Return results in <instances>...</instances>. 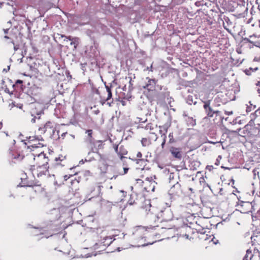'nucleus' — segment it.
Here are the masks:
<instances>
[{
  "instance_id": "4d7b16f0",
  "label": "nucleus",
  "mask_w": 260,
  "mask_h": 260,
  "mask_svg": "<svg viewBox=\"0 0 260 260\" xmlns=\"http://www.w3.org/2000/svg\"><path fill=\"white\" fill-rule=\"evenodd\" d=\"M255 85L257 86H258L259 88H260V81L257 82L256 83H255Z\"/></svg>"
},
{
  "instance_id": "a19ab883",
  "label": "nucleus",
  "mask_w": 260,
  "mask_h": 260,
  "mask_svg": "<svg viewBox=\"0 0 260 260\" xmlns=\"http://www.w3.org/2000/svg\"><path fill=\"white\" fill-rule=\"evenodd\" d=\"M225 114L226 115H232L233 114V111H225Z\"/></svg>"
},
{
  "instance_id": "aec40b11",
  "label": "nucleus",
  "mask_w": 260,
  "mask_h": 260,
  "mask_svg": "<svg viewBox=\"0 0 260 260\" xmlns=\"http://www.w3.org/2000/svg\"><path fill=\"white\" fill-rule=\"evenodd\" d=\"M25 25L27 27L28 31H30L32 25L31 22L29 20L26 19L25 21Z\"/></svg>"
},
{
  "instance_id": "de8ad7c7",
  "label": "nucleus",
  "mask_w": 260,
  "mask_h": 260,
  "mask_svg": "<svg viewBox=\"0 0 260 260\" xmlns=\"http://www.w3.org/2000/svg\"><path fill=\"white\" fill-rule=\"evenodd\" d=\"M249 69L250 70H251V72H253V71H255L257 70H258V68L256 67V68H255L254 69H253L252 68H250Z\"/></svg>"
},
{
  "instance_id": "20e7f679",
  "label": "nucleus",
  "mask_w": 260,
  "mask_h": 260,
  "mask_svg": "<svg viewBox=\"0 0 260 260\" xmlns=\"http://www.w3.org/2000/svg\"><path fill=\"white\" fill-rule=\"evenodd\" d=\"M146 79L148 80V81L145 85L143 86V88L147 89L149 91L161 89V87L156 85V80L155 79H150L149 77H147Z\"/></svg>"
},
{
  "instance_id": "3c124183",
  "label": "nucleus",
  "mask_w": 260,
  "mask_h": 260,
  "mask_svg": "<svg viewBox=\"0 0 260 260\" xmlns=\"http://www.w3.org/2000/svg\"><path fill=\"white\" fill-rule=\"evenodd\" d=\"M145 121H146V120H145V121H143V120H142V118H141V120L139 121L140 123H141V124H140L141 125V126H142V127H144V126L143 125V124H142V123H145Z\"/></svg>"
},
{
  "instance_id": "b1692460",
  "label": "nucleus",
  "mask_w": 260,
  "mask_h": 260,
  "mask_svg": "<svg viewBox=\"0 0 260 260\" xmlns=\"http://www.w3.org/2000/svg\"><path fill=\"white\" fill-rule=\"evenodd\" d=\"M2 6H4V7H11V8H12V9L13 10L14 8H13V5H11L9 3H6V2H0V8H2Z\"/></svg>"
},
{
  "instance_id": "393cba45",
  "label": "nucleus",
  "mask_w": 260,
  "mask_h": 260,
  "mask_svg": "<svg viewBox=\"0 0 260 260\" xmlns=\"http://www.w3.org/2000/svg\"><path fill=\"white\" fill-rule=\"evenodd\" d=\"M143 127L145 128L146 130H152L153 129V124L151 123H149L147 124L145 126Z\"/></svg>"
},
{
  "instance_id": "39448f33",
  "label": "nucleus",
  "mask_w": 260,
  "mask_h": 260,
  "mask_svg": "<svg viewBox=\"0 0 260 260\" xmlns=\"http://www.w3.org/2000/svg\"><path fill=\"white\" fill-rule=\"evenodd\" d=\"M203 108L205 109L207 115L209 117H212L214 114V110L210 106L211 101H203Z\"/></svg>"
},
{
  "instance_id": "2f4dec72",
  "label": "nucleus",
  "mask_w": 260,
  "mask_h": 260,
  "mask_svg": "<svg viewBox=\"0 0 260 260\" xmlns=\"http://www.w3.org/2000/svg\"><path fill=\"white\" fill-rule=\"evenodd\" d=\"M221 159V156L220 155H219L218 156V158L216 160V162L215 163V165H216V166H218L219 164V160Z\"/></svg>"
},
{
  "instance_id": "6e6552de",
  "label": "nucleus",
  "mask_w": 260,
  "mask_h": 260,
  "mask_svg": "<svg viewBox=\"0 0 260 260\" xmlns=\"http://www.w3.org/2000/svg\"><path fill=\"white\" fill-rule=\"evenodd\" d=\"M58 36H60V38H66V39H69V41H71L70 45H74V48L75 49L77 48V46L79 44V38L75 37L73 38L71 36H68L67 37L63 35H59Z\"/></svg>"
},
{
  "instance_id": "6e6d98bb",
  "label": "nucleus",
  "mask_w": 260,
  "mask_h": 260,
  "mask_svg": "<svg viewBox=\"0 0 260 260\" xmlns=\"http://www.w3.org/2000/svg\"><path fill=\"white\" fill-rule=\"evenodd\" d=\"M88 23V21L87 22H78V23L80 25H84L85 24H86Z\"/></svg>"
},
{
  "instance_id": "49530a36",
  "label": "nucleus",
  "mask_w": 260,
  "mask_h": 260,
  "mask_svg": "<svg viewBox=\"0 0 260 260\" xmlns=\"http://www.w3.org/2000/svg\"><path fill=\"white\" fill-rule=\"evenodd\" d=\"M128 168H123V171H124L123 174H126L127 171H128Z\"/></svg>"
},
{
  "instance_id": "dca6fc26",
  "label": "nucleus",
  "mask_w": 260,
  "mask_h": 260,
  "mask_svg": "<svg viewBox=\"0 0 260 260\" xmlns=\"http://www.w3.org/2000/svg\"><path fill=\"white\" fill-rule=\"evenodd\" d=\"M252 256L253 255L251 253V251L249 249H248L246 251V253L244 256L243 260H251Z\"/></svg>"
},
{
  "instance_id": "79ce46f5",
  "label": "nucleus",
  "mask_w": 260,
  "mask_h": 260,
  "mask_svg": "<svg viewBox=\"0 0 260 260\" xmlns=\"http://www.w3.org/2000/svg\"><path fill=\"white\" fill-rule=\"evenodd\" d=\"M19 186H21V187H22V186H29L28 185L25 184V183H22V184L21 183H20L19 185H18Z\"/></svg>"
},
{
  "instance_id": "774afa93",
  "label": "nucleus",
  "mask_w": 260,
  "mask_h": 260,
  "mask_svg": "<svg viewBox=\"0 0 260 260\" xmlns=\"http://www.w3.org/2000/svg\"><path fill=\"white\" fill-rule=\"evenodd\" d=\"M183 116L184 117H187V114H186V113H185V112H184V113H183Z\"/></svg>"
},
{
  "instance_id": "4468645a",
  "label": "nucleus",
  "mask_w": 260,
  "mask_h": 260,
  "mask_svg": "<svg viewBox=\"0 0 260 260\" xmlns=\"http://www.w3.org/2000/svg\"><path fill=\"white\" fill-rule=\"evenodd\" d=\"M250 38H244L243 39V40L245 41V42L249 43L252 44L253 45L257 46V42L254 41L252 39L251 40L250 39H252L253 38H255V36H250Z\"/></svg>"
},
{
  "instance_id": "cd10ccee",
  "label": "nucleus",
  "mask_w": 260,
  "mask_h": 260,
  "mask_svg": "<svg viewBox=\"0 0 260 260\" xmlns=\"http://www.w3.org/2000/svg\"><path fill=\"white\" fill-rule=\"evenodd\" d=\"M166 139H167V136H165V137L163 138V141L161 144V147L162 149L164 148L165 145L166 144Z\"/></svg>"
},
{
  "instance_id": "69168bd1",
  "label": "nucleus",
  "mask_w": 260,
  "mask_h": 260,
  "mask_svg": "<svg viewBox=\"0 0 260 260\" xmlns=\"http://www.w3.org/2000/svg\"><path fill=\"white\" fill-rule=\"evenodd\" d=\"M5 34H7L9 30V29H4Z\"/></svg>"
},
{
  "instance_id": "a211bd4d",
  "label": "nucleus",
  "mask_w": 260,
  "mask_h": 260,
  "mask_svg": "<svg viewBox=\"0 0 260 260\" xmlns=\"http://www.w3.org/2000/svg\"><path fill=\"white\" fill-rule=\"evenodd\" d=\"M156 184L157 183L155 181H153L152 182L150 183L149 187H146V189H148V191H149L150 190H151L152 191H154L155 184Z\"/></svg>"
},
{
  "instance_id": "9b49d317",
  "label": "nucleus",
  "mask_w": 260,
  "mask_h": 260,
  "mask_svg": "<svg viewBox=\"0 0 260 260\" xmlns=\"http://www.w3.org/2000/svg\"><path fill=\"white\" fill-rule=\"evenodd\" d=\"M52 127V123L50 121H48L43 127H40L39 131H40L42 134H44L49 129H51Z\"/></svg>"
},
{
  "instance_id": "e433bc0d",
  "label": "nucleus",
  "mask_w": 260,
  "mask_h": 260,
  "mask_svg": "<svg viewBox=\"0 0 260 260\" xmlns=\"http://www.w3.org/2000/svg\"><path fill=\"white\" fill-rule=\"evenodd\" d=\"M129 83V90H132L133 89V88L132 87L133 84L132 83V79H130Z\"/></svg>"
},
{
  "instance_id": "052dcab7",
  "label": "nucleus",
  "mask_w": 260,
  "mask_h": 260,
  "mask_svg": "<svg viewBox=\"0 0 260 260\" xmlns=\"http://www.w3.org/2000/svg\"><path fill=\"white\" fill-rule=\"evenodd\" d=\"M257 92L258 94V96L260 97V88H258L257 89Z\"/></svg>"
},
{
  "instance_id": "603ef678",
  "label": "nucleus",
  "mask_w": 260,
  "mask_h": 260,
  "mask_svg": "<svg viewBox=\"0 0 260 260\" xmlns=\"http://www.w3.org/2000/svg\"><path fill=\"white\" fill-rule=\"evenodd\" d=\"M70 176H68V175H66L63 176V178H64V180L65 181L67 180L69 178H70Z\"/></svg>"
},
{
  "instance_id": "2eb2a0df",
  "label": "nucleus",
  "mask_w": 260,
  "mask_h": 260,
  "mask_svg": "<svg viewBox=\"0 0 260 260\" xmlns=\"http://www.w3.org/2000/svg\"><path fill=\"white\" fill-rule=\"evenodd\" d=\"M141 143L143 146H148L151 144V140L150 139L143 138L141 140Z\"/></svg>"
},
{
  "instance_id": "864d4df0",
  "label": "nucleus",
  "mask_w": 260,
  "mask_h": 260,
  "mask_svg": "<svg viewBox=\"0 0 260 260\" xmlns=\"http://www.w3.org/2000/svg\"><path fill=\"white\" fill-rule=\"evenodd\" d=\"M37 117L36 116H34L31 120V121L32 122V123H35V121H36V118H37Z\"/></svg>"
},
{
  "instance_id": "0e129e2a",
  "label": "nucleus",
  "mask_w": 260,
  "mask_h": 260,
  "mask_svg": "<svg viewBox=\"0 0 260 260\" xmlns=\"http://www.w3.org/2000/svg\"><path fill=\"white\" fill-rule=\"evenodd\" d=\"M67 134V133H62V134H61V136L62 137H63V138L64 137H65V136H66V135Z\"/></svg>"
},
{
  "instance_id": "bf43d9fd",
  "label": "nucleus",
  "mask_w": 260,
  "mask_h": 260,
  "mask_svg": "<svg viewBox=\"0 0 260 260\" xmlns=\"http://www.w3.org/2000/svg\"><path fill=\"white\" fill-rule=\"evenodd\" d=\"M108 101V100H106V99H105V100H103V101H101V103H102V105H104V104L106 103V101Z\"/></svg>"
},
{
  "instance_id": "1a4fd4ad",
  "label": "nucleus",
  "mask_w": 260,
  "mask_h": 260,
  "mask_svg": "<svg viewBox=\"0 0 260 260\" xmlns=\"http://www.w3.org/2000/svg\"><path fill=\"white\" fill-rule=\"evenodd\" d=\"M170 191L172 194L178 195L181 192L180 184L177 182L171 188Z\"/></svg>"
},
{
  "instance_id": "423d86ee",
  "label": "nucleus",
  "mask_w": 260,
  "mask_h": 260,
  "mask_svg": "<svg viewBox=\"0 0 260 260\" xmlns=\"http://www.w3.org/2000/svg\"><path fill=\"white\" fill-rule=\"evenodd\" d=\"M49 168V166H48V162L46 161V164H44L41 166H38L37 167L38 173V176L41 177L43 175H45V172L48 171V169Z\"/></svg>"
},
{
  "instance_id": "f03ea898",
  "label": "nucleus",
  "mask_w": 260,
  "mask_h": 260,
  "mask_svg": "<svg viewBox=\"0 0 260 260\" xmlns=\"http://www.w3.org/2000/svg\"><path fill=\"white\" fill-rule=\"evenodd\" d=\"M259 132V129L256 126L251 125L250 121L248 124H246L244 127L242 134H241L240 136L244 135L252 138L258 135Z\"/></svg>"
},
{
  "instance_id": "a18cd8bd",
  "label": "nucleus",
  "mask_w": 260,
  "mask_h": 260,
  "mask_svg": "<svg viewBox=\"0 0 260 260\" xmlns=\"http://www.w3.org/2000/svg\"><path fill=\"white\" fill-rule=\"evenodd\" d=\"M251 111V107L250 106H247L246 109V112H248Z\"/></svg>"
},
{
  "instance_id": "bb28decb",
  "label": "nucleus",
  "mask_w": 260,
  "mask_h": 260,
  "mask_svg": "<svg viewBox=\"0 0 260 260\" xmlns=\"http://www.w3.org/2000/svg\"><path fill=\"white\" fill-rule=\"evenodd\" d=\"M233 124H236L237 123L239 124H241V120H239V118L237 117L235 119L233 120Z\"/></svg>"
},
{
  "instance_id": "c9c22d12",
  "label": "nucleus",
  "mask_w": 260,
  "mask_h": 260,
  "mask_svg": "<svg viewBox=\"0 0 260 260\" xmlns=\"http://www.w3.org/2000/svg\"><path fill=\"white\" fill-rule=\"evenodd\" d=\"M245 73L247 75H250L251 71L249 69L245 70Z\"/></svg>"
},
{
  "instance_id": "7c9ffc66",
  "label": "nucleus",
  "mask_w": 260,
  "mask_h": 260,
  "mask_svg": "<svg viewBox=\"0 0 260 260\" xmlns=\"http://www.w3.org/2000/svg\"><path fill=\"white\" fill-rule=\"evenodd\" d=\"M66 158V156H59L58 157H56L55 159V161H58V160H60V161H62L63 160L64 158Z\"/></svg>"
},
{
  "instance_id": "f704fd0d",
  "label": "nucleus",
  "mask_w": 260,
  "mask_h": 260,
  "mask_svg": "<svg viewBox=\"0 0 260 260\" xmlns=\"http://www.w3.org/2000/svg\"><path fill=\"white\" fill-rule=\"evenodd\" d=\"M38 157H43L44 158H46V154L44 152L40 153L39 154Z\"/></svg>"
},
{
  "instance_id": "58836bf2",
  "label": "nucleus",
  "mask_w": 260,
  "mask_h": 260,
  "mask_svg": "<svg viewBox=\"0 0 260 260\" xmlns=\"http://www.w3.org/2000/svg\"><path fill=\"white\" fill-rule=\"evenodd\" d=\"M241 130V128H239V129H238L236 131H231V133H233V134H237L238 132H240Z\"/></svg>"
},
{
  "instance_id": "4be33fe9",
  "label": "nucleus",
  "mask_w": 260,
  "mask_h": 260,
  "mask_svg": "<svg viewBox=\"0 0 260 260\" xmlns=\"http://www.w3.org/2000/svg\"><path fill=\"white\" fill-rule=\"evenodd\" d=\"M169 138V144H172L176 142V140L174 139L173 137V133H170L168 136Z\"/></svg>"
},
{
  "instance_id": "680f3d73",
  "label": "nucleus",
  "mask_w": 260,
  "mask_h": 260,
  "mask_svg": "<svg viewBox=\"0 0 260 260\" xmlns=\"http://www.w3.org/2000/svg\"><path fill=\"white\" fill-rule=\"evenodd\" d=\"M13 14L15 16H17L18 15V14L17 13V12L16 11H14V10L13 11Z\"/></svg>"
},
{
  "instance_id": "c756f323",
  "label": "nucleus",
  "mask_w": 260,
  "mask_h": 260,
  "mask_svg": "<svg viewBox=\"0 0 260 260\" xmlns=\"http://www.w3.org/2000/svg\"><path fill=\"white\" fill-rule=\"evenodd\" d=\"M255 116L258 117L260 116V108L256 110L254 112Z\"/></svg>"
},
{
  "instance_id": "f257e3e1",
  "label": "nucleus",
  "mask_w": 260,
  "mask_h": 260,
  "mask_svg": "<svg viewBox=\"0 0 260 260\" xmlns=\"http://www.w3.org/2000/svg\"><path fill=\"white\" fill-rule=\"evenodd\" d=\"M85 134H87V136L84 138V142L85 143L86 147L89 150L88 152V155H89L92 152H95L94 147L95 142L100 143L98 145V147L100 148L102 146V141L101 140H98L96 141H95L94 138L92 136V129L86 130Z\"/></svg>"
},
{
  "instance_id": "0eeeda50",
  "label": "nucleus",
  "mask_w": 260,
  "mask_h": 260,
  "mask_svg": "<svg viewBox=\"0 0 260 260\" xmlns=\"http://www.w3.org/2000/svg\"><path fill=\"white\" fill-rule=\"evenodd\" d=\"M170 151L171 154L176 158L181 159L182 158V154L181 149L174 147H171L170 148Z\"/></svg>"
},
{
  "instance_id": "338daca9",
  "label": "nucleus",
  "mask_w": 260,
  "mask_h": 260,
  "mask_svg": "<svg viewBox=\"0 0 260 260\" xmlns=\"http://www.w3.org/2000/svg\"><path fill=\"white\" fill-rule=\"evenodd\" d=\"M35 166H32L31 167V169H31V170H35Z\"/></svg>"
},
{
  "instance_id": "5fc2aeb1",
  "label": "nucleus",
  "mask_w": 260,
  "mask_h": 260,
  "mask_svg": "<svg viewBox=\"0 0 260 260\" xmlns=\"http://www.w3.org/2000/svg\"><path fill=\"white\" fill-rule=\"evenodd\" d=\"M118 155L120 157V158L121 160H123V159L125 158V157L123 156L124 155Z\"/></svg>"
},
{
  "instance_id": "473e14b6",
  "label": "nucleus",
  "mask_w": 260,
  "mask_h": 260,
  "mask_svg": "<svg viewBox=\"0 0 260 260\" xmlns=\"http://www.w3.org/2000/svg\"><path fill=\"white\" fill-rule=\"evenodd\" d=\"M146 160L144 159H137V163L139 164L141 162L142 164L145 163Z\"/></svg>"
},
{
  "instance_id": "e2e57ef3",
  "label": "nucleus",
  "mask_w": 260,
  "mask_h": 260,
  "mask_svg": "<svg viewBox=\"0 0 260 260\" xmlns=\"http://www.w3.org/2000/svg\"><path fill=\"white\" fill-rule=\"evenodd\" d=\"M220 113V111L218 110H214V114H216L217 115Z\"/></svg>"
},
{
  "instance_id": "c03bdc74",
  "label": "nucleus",
  "mask_w": 260,
  "mask_h": 260,
  "mask_svg": "<svg viewBox=\"0 0 260 260\" xmlns=\"http://www.w3.org/2000/svg\"><path fill=\"white\" fill-rule=\"evenodd\" d=\"M137 157H139V158L142 157V154L141 152H138V153L137 154Z\"/></svg>"
},
{
  "instance_id": "9d476101",
  "label": "nucleus",
  "mask_w": 260,
  "mask_h": 260,
  "mask_svg": "<svg viewBox=\"0 0 260 260\" xmlns=\"http://www.w3.org/2000/svg\"><path fill=\"white\" fill-rule=\"evenodd\" d=\"M170 126V124L167 123H166L162 126H159V133L161 135V137L164 138L165 136H166V133Z\"/></svg>"
},
{
  "instance_id": "412c9836",
  "label": "nucleus",
  "mask_w": 260,
  "mask_h": 260,
  "mask_svg": "<svg viewBox=\"0 0 260 260\" xmlns=\"http://www.w3.org/2000/svg\"><path fill=\"white\" fill-rule=\"evenodd\" d=\"M106 88L107 91L108 92V97L106 99V100H109L112 98V96L111 88H110V87L107 86V85H106Z\"/></svg>"
},
{
  "instance_id": "8fccbe9b",
  "label": "nucleus",
  "mask_w": 260,
  "mask_h": 260,
  "mask_svg": "<svg viewBox=\"0 0 260 260\" xmlns=\"http://www.w3.org/2000/svg\"><path fill=\"white\" fill-rule=\"evenodd\" d=\"M239 201V203H238L237 205L239 206V205H240L241 206H243V204L244 203H245L246 202H243V201Z\"/></svg>"
},
{
  "instance_id": "ddd939ff",
  "label": "nucleus",
  "mask_w": 260,
  "mask_h": 260,
  "mask_svg": "<svg viewBox=\"0 0 260 260\" xmlns=\"http://www.w3.org/2000/svg\"><path fill=\"white\" fill-rule=\"evenodd\" d=\"M187 124L190 126H193L196 124V119L192 117H188L186 119Z\"/></svg>"
},
{
  "instance_id": "c85d7f7f",
  "label": "nucleus",
  "mask_w": 260,
  "mask_h": 260,
  "mask_svg": "<svg viewBox=\"0 0 260 260\" xmlns=\"http://www.w3.org/2000/svg\"><path fill=\"white\" fill-rule=\"evenodd\" d=\"M86 33L87 36H88L90 38H92V35L93 34V32L91 30L88 29L86 30Z\"/></svg>"
},
{
  "instance_id": "7ed1b4c3",
  "label": "nucleus",
  "mask_w": 260,
  "mask_h": 260,
  "mask_svg": "<svg viewBox=\"0 0 260 260\" xmlns=\"http://www.w3.org/2000/svg\"><path fill=\"white\" fill-rule=\"evenodd\" d=\"M157 217L161 219V222L169 221L173 219V214L170 207H167L158 213Z\"/></svg>"
},
{
  "instance_id": "a878e982",
  "label": "nucleus",
  "mask_w": 260,
  "mask_h": 260,
  "mask_svg": "<svg viewBox=\"0 0 260 260\" xmlns=\"http://www.w3.org/2000/svg\"><path fill=\"white\" fill-rule=\"evenodd\" d=\"M118 146L119 145L116 144H114L113 145V147L114 149V150L116 153H117L119 151Z\"/></svg>"
},
{
  "instance_id": "ea45409f",
  "label": "nucleus",
  "mask_w": 260,
  "mask_h": 260,
  "mask_svg": "<svg viewBox=\"0 0 260 260\" xmlns=\"http://www.w3.org/2000/svg\"><path fill=\"white\" fill-rule=\"evenodd\" d=\"M39 146H37L36 144H32L31 145H30L29 146H28V148H30V147H32V148H37Z\"/></svg>"
},
{
  "instance_id": "6ab92c4d",
  "label": "nucleus",
  "mask_w": 260,
  "mask_h": 260,
  "mask_svg": "<svg viewBox=\"0 0 260 260\" xmlns=\"http://www.w3.org/2000/svg\"><path fill=\"white\" fill-rule=\"evenodd\" d=\"M186 102L189 105H191L192 103L194 105H196L197 104L196 101H193V99L192 95H188L186 98Z\"/></svg>"
},
{
  "instance_id": "5701e85b",
  "label": "nucleus",
  "mask_w": 260,
  "mask_h": 260,
  "mask_svg": "<svg viewBox=\"0 0 260 260\" xmlns=\"http://www.w3.org/2000/svg\"><path fill=\"white\" fill-rule=\"evenodd\" d=\"M24 157V156L23 155H21L20 154H17L16 155H15L13 157V158L14 159H17L18 161H21L23 159Z\"/></svg>"
},
{
  "instance_id": "72a5a7b5",
  "label": "nucleus",
  "mask_w": 260,
  "mask_h": 260,
  "mask_svg": "<svg viewBox=\"0 0 260 260\" xmlns=\"http://www.w3.org/2000/svg\"><path fill=\"white\" fill-rule=\"evenodd\" d=\"M146 180L148 181L149 183L150 182H152L153 181H154L153 179V177H152L146 178Z\"/></svg>"
},
{
  "instance_id": "37998d69",
  "label": "nucleus",
  "mask_w": 260,
  "mask_h": 260,
  "mask_svg": "<svg viewBox=\"0 0 260 260\" xmlns=\"http://www.w3.org/2000/svg\"><path fill=\"white\" fill-rule=\"evenodd\" d=\"M28 139H29V142H30L34 141L35 139L37 138L36 137H29Z\"/></svg>"
},
{
  "instance_id": "09e8293b",
  "label": "nucleus",
  "mask_w": 260,
  "mask_h": 260,
  "mask_svg": "<svg viewBox=\"0 0 260 260\" xmlns=\"http://www.w3.org/2000/svg\"><path fill=\"white\" fill-rule=\"evenodd\" d=\"M240 8L244 9V11H246L247 10V8L245 7L244 6H240Z\"/></svg>"
},
{
  "instance_id": "f8f14e48",
  "label": "nucleus",
  "mask_w": 260,
  "mask_h": 260,
  "mask_svg": "<svg viewBox=\"0 0 260 260\" xmlns=\"http://www.w3.org/2000/svg\"><path fill=\"white\" fill-rule=\"evenodd\" d=\"M96 29L99 33L104 34L107 29V26L102 24H99L96 26Z\"/></svg>"
},
{
  "instance_id": "4c0bfd02",
  "label": "nucleus",
  "mask_w": 260,
  "mask_h": 260,
  "mask_svg": "<svg viewBox=\"0 0 260 260\" xmlns=\"http://www.w3.org/2000/svg\"><path fill=\"white\" fill-rule=\"evenodd\" d=\"M23 83V81L21 80H17L16 81V82H15V84L16 85H18V84H22Z\"/></svg>"
},
{
  "instance_id": "f3484780",
  "label": "nucleus",
  "mask_w": 260,
  "mask_h": 260,
  "mask_svg": "<svg viewBox=\"0 0 260 260\" xmlns=\"http://www.w3.org/2000/svg\"><path fill=\"white\" fill-rule=\"evenodd\" d=\"M127 153V151L125 149L123 146H120L119 151L117 153L118 155H126Z\"/></svg>"
},
{
  "instance_id": "13d9d810",
  "label": "nucleus",
  "mask_w": 260,
  "mask_h": 260,
  "mask_svg": "<svg viewBox=\"0 0 260 260\" xmlns=\"http://www.w3.org/2000/svg\"><path fill=\"white\" fill-rule=\"evenodd\" d=\"M117 175H113L112 177H110V176H109L108 177L110 179H112L113 178H116L117 177Z\"/></svg>"
}]
</instances>
